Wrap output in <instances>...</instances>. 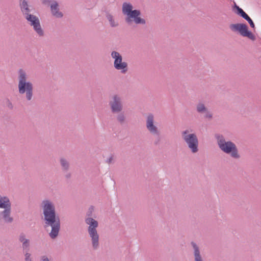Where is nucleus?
I'll list each match as a JSON object with an SVG mask.
<instances>
[{
    "instance_id": "nucleus-22",
    "label": "nucleus",
    "mask_w": 261,
    "mask_h": 261,
    "mask_svg": "<svg viewBox=\"0 0 261 261\" xmlns=\"http://www.w3.org/2000/svg\"><path fill=\"white\" fill-rule=\"evenodd\" d=\"M207 109L203 103L199 102L196 105V111L199 114H203L204 112L207 111Z\"/></svg>"
},
{
    "instance_id": "nucleus-10",
    "label": "nucleus",
    "mask_w": 261,
    "mask_h": 261,
    "mask_svg": "<svg viewBox=\"0 0 261 261\" xmlns=\"http://www.w3.org/2000/svg\"><path fill=\"white\" fill-rule=\"evenodd\" d=\"M146 127L151 135H158L159 132H160L158 127L154 124V116L151 113L149 114L146 118Z\"/></svg>"
},
{
    "instance_id": "nucleus-4",
    "label": "nucleus",
    "mask_w": 261,
    "mask_h": 261,
    "mask_svg": "<svg viewBox=\"0 0 261 261\" xmlns=\"http://www.w3.org/2000/svg\"><path fill=\"white\" fill-rule=\"evenodd\" d=\"M217 144L219 148L225 153L228 154L234 159H239L241 155L234 143L231 141H226L222 135L216 136Z\"/></svg>"
},
{
    "instance_id": "nucleus-9",
    "label": "nucleus",
    "mask_w": 261,
    "mask_h": 261,
    "mask_svg": "<svg viewBox=\"0 0 261 261\" xmlns=\"http://www.w3.org/2000/svg\"><path fill=\"white\" fill-rule=\"evenodd\" d=\"M109 105L113 114L119 113L123 110V106L122 98L118 94H115L112 97L109 101Z\"/></svg>"
},
{
    "instance_id": "nucleus-21",
    "label": "nucleus",
    "mask_w": 261,
    "mask_h": 261,
    "mask_svg": "<svg viewBox=\"0 0 261 261\" xmlns=\"http://www.w3.org/2000/svg\"><path fill=\"white\" fill-rule=\"evenodd\" d=\"M117 114V115L116 118L117 122L121 125H123L125 123L126 119L124 113L121 111V112Z\"/></svg>"
},
{
    "instance_id": "nucleus-5",
    "label": "nucleus",
    "mask_w": 261,
    "mask_h": 261,
    "mask_svg": "<svg viewBox=\"0 0 261 261\" xmlns=\"http://www.w3.org/2000/svg\"><path fill=\"white\" fill-rule=\"evenodd\" d=\"M181 136L192 153L198 151V139L195 134H189V130L186 129L181 133Z\"/></svg>"
},
{
    "instance_id": "nucleus-33",
    "label": "nucleus",
    "mask_w": 261,
    "mask_h": 261,
    "mask_svg": "<svg viewBox=\"0 0 261 261\" xmlns=\"http://www.w3.org/2000/svg\"><path fill=\"white\" fill-rule=\"evenodd\" d=\"M52 0H42V3L43 4L46 5L51 3Z\"/></svg>"
},
{
    "instance_id": "nucleus-7",
    "label": "nucleus",
    "mask_w": 261,
    "mask_h": 261,
    "mask_svg": "<svg viewBox=\"0 0 261 261\" xmlns=\"http://www.w3.org/2000/svg\"><path fill=\"white\" fill-rule=\"evenodd\" d=\"M111 56L114 59V68L118 70H121L122 74L126 73L128 71V64L126 62L123 61L122 57L120 54L116 51H112Z\"/></svg>"
},
{
    "instance_id": "nucleus-14",
    "label": "nucleus",
    "mask_w": 261,
    "mask_h": 261,
    "mask_svg": "<svg viewBox=\"0 0 261 261\" xmlns=\"http://www.w3.org/2000/svg\"><path fill=\"white\" fill-rule=\"evenodd\" d=\"M50 10L53 16L57 18H62L63 14L62 12L60 11L58 3L56 1H54L50 5Z\"/></svg>"
},
{
    "instance_id": "nucleus-30",
    "label": "nucleus",
    "mask_w": 261,
    "mask_h": 261,
    "mask_svg": "<svg viewBox=\"0 0 261 261\" xmlns=\"http://www.w3.org/2000/svg\"><path fill=\"white\" fill-rule=\"evenodd\" d=\"M106 162L107 163H108L109 164H113L114 163V160L113 155H112L109 158H108L106 160Z\"/></svg>"
},
{
    "instance_id": "nucleus-8",
    "label": "nucleus",
    "mask_w": 261,
    "mask_h": 261,
    "mask_svg": "<svg viewBox=\"0 0 261 261\" xmlns=\"http://www.w3.org/2000/svg\"><path fill=\"white\" fill-rule=\"evenodd\" d=\"M29 24L33 27L35 32L38 34L39 37H43L44 35V32L41 28L40 21L39 18L33 14L28 15L24 17Z\"/></svg>"
},
{
    "instance_id": "nucleus-1",
    "label": "nucleus",
    "mask_w": 261,
    "mask_h": 261,
    "mask_svg": "<svg viewBox=\"0 0 261 261\" xmlns=\"http://www.w3.org/2000/svg\"><path fill=\"white\" fill-rule=\"evenodd\" d=\"M40 207L43 210L44 226L51 227L49 235L52 239H55L58 237L61 227L60 220L57 215L55 205L50 200L45 199L41 202Z\"/></svg>"
},
{
    "instance_id": "nucleus-23",
    "label": "nucleus",
    "mask_w": 261,
    "mask_h": 261,
    "mask_svg": "<svg viewBox=\"0 0 261 261\" xmlns=\"http://www.w3.org/2000/svg\"><path fill=\"white\" fill-rule=\"evenodd\" d=\"M18 239L19 242L21 243V244L30 242L29 239L26 238V235L23 232H21L19 234Z\"/></svg>"
},
{
    "instance_id": "nucleus-18",
    "label": "nucleus",
    "mask_w": 261,
    "mask_h": 261,
    "mask_svg": "<svg viewBox=\"0 0 261 261\" xmlns=\"http://www.w3.org/2000/svg\"><path fill=\"white\" fill-rule=\"evenodd\" d=\"M85 223L89 225L88 229L96 228L98 226V222L92 217L86 218Z\"/></svg>"
},
{
    "instance_id": "nucleus-15",
    "label": "nucleus",
    "mask_w": 261,
    "mask_h": 261,
    "mask_svg": "<svg viewBox=\"0 0 261 261\" xmlns=\"http://www.w3.org/2000/svg\"><path fill=\"white\" fill-rule=\"evenodd\" d=\"M191 245L193 249V254L195 261H203L200 252L199 246L194 242H191Z\"/></svg>"
},
{
    "instance_id": "nucleus-32",
    "label": "nucleus",
    "mask_w": 261,
    "mask_h": 261,
    "mask_svg": "<svg viewBox=\"0 0 261 261\" xmlns=\"http://www.w3.org/2000/svg\"><path fill=\"white\" fill-rule=\"evenodd\" d=\"M41 261H49V260L47 256L43 255L41 257Z\"/></svg>"
},
{
    "instance_id": "nucleus-27",
    "label": "nucleus",
    "mask_w": 261,
    "mask_h": 261,
    "mask_svg": "<svg viewBox=\"0 0 261 261\" xmlns=\"http://www.w3.org/2000/svg\"><path fill=\"white\" fill-rule=\"evenodd\" d=\"M244 19H245L246 21H248L249 24H250V26L251 28L255 29V24L253 21V20L251 19V18L248 16L247 14L244 18Z\"/></svg>"
},
{
    "instance_id": "nucleus-19",
    "label": "nucleus",
    "mask_w": 261,
    "mask_h": 261,
    "mask_svg": "<svg viewBox=\"0 0 261 261\" xmlns=\"http://www.w3.org/2000/svg\"><path fill=\"white\" fill-rule=\"evenodd\" d=\"M106 17L107 20L109 21L110 25L111 27L115 28L119 25L118 22L115 20L113 16L109 12H106Z\"/></svg>"
},
{
    "instance_id": "nucleus-13",
    "label": "nucleus",
    "mask_w": 261,
    "mask_h": 261,
    "mask_svg": "<svg viewBox=\"0 0 261 261\" xmlns=\"http://www.w3.org/2000/svg\"><path fill=\"white\" fill-rule=\"evenodd\" d=\"M11 207L4 209L0 213V217L6 223H11L13 221V218L11 216Z\"/></svg>"
},
{
    "instance_id": "nucleus-12",
    "label": "nucleus",
    "mask_w": 261,
    "mask_h": 261,
    "mask_svg": "<svg viewBox=\"0 0 261 261\" xmlns=\"http://www.w3.org/2000/svg\"><path fill=\"white\" fill-rule=\"evenodd\" d=\"M19 6L24 17L28 15H32V9L30 8L31 6L29 5L26 0H19Z\"/></svg>"
},
{
    "instance_id": "nucleus-2",
    "label": "nucleus",
    "mask_w": 261,
    "mask_h": 261,
    "mask_svg": "<svg viewBox=\"0 0 261 261\" xmlns=\"http://www.w3.org/2000/svg\"><path fill=\"white\" fill-rule=\"evenodd\" d=\"M28 75L22 69H19L18 71V88L20 94H25V98L28 101H31L33 96V85L28 81Z\"/></svg>"
},
{
    "instance_id": "nucleus-34",
    "label": "nucleus",
    "mask_w": 261,
    "mask_h": 261,
    "mask_svg": "<svg viewBox=\"0 0 261 261\" xmlns=\"http://www.w3.org/2000/svg\"><path fill=\"white\" fill-rule=\"evenodd\" d=\"M66 174L65 175V177L66 179L70 178L71 177V174L69 172H65Z\"/></svg>"
},
{
    "instance_id": "nucleus-6",
    "label": "nucleus",
    "mask_w": 261,
    "mask_h": 261,
    "mask_svg": "<svg viewBox=\"0 0 261 261\" xmlns=\"http://www.w3.org/2000/svg\"><path fill=\"white\" fill-rule=\"evenodd\" d=\"M229 29L232 32H239L242 36L247 37L252 41L256 39L254 35L248 30V25L245 23L230 24Z\"/></svg>"
},
{
    "instance_id": "nucleus-29",
    "label": "nucleus",
    "mask_w": 261,
    "mask_h": 261,
    "mask_svg": "<svg viewBox=\"0 0 261 261\" xmlns=\"http://www.w3.org/2000/svg\"><path fill=\"white\" fill-rule=\"evenodd\" d=\"M24 256L25 261H32L31 258V254L29 252L23 253Z\"/></svg>"
},
{
    "instance_id": "nucleus-3",
    "label": "nucleus",
    "mask_w": 261,
    "mask_h": 261,
    "mask_svg": "<svg viewBox=\"0 0 261 261\" xmlns=\"http://www.w3.org/2000/svg\"><path fill=\"white\" fill-rule=\"evenodd\" d=\"M133 6L129 3L124 2L122 4V11L124 15H126L125 20L128 24H131L134 21L136 24H145L146 21L140 17L141 12L139 10H133Z\"/></svg>"
},
{
    "instance_id": "nucleus-24",
    "label": "nucleus",
    "mask_w": 261,
    "mask_h": 261,
    "mask_svg": "<svg viewBox=\"0 0 261 261\" xmlns=\"http://www.w3.org/2000/svg\"><path fill=\"white\" fill-rule=\"evenodd\" d=\"M31 244L30 242L21 244V248L23 253L29 252L30 250Z\"/></svg>"
},
{
    "instance_id": "nucleus-26",
    "label": "nucleus",
    "mask_w": 261,
    "mask_h": 261,
    "mask_svg": "<svg viewBox=\"0 0 261 261\" xmlns=\"http://www.w3.org/2000/svg\"><path fill=\"white\" fill-rule=\"evenodd\" d=\"M154 137V140L153 141V144L155 145H158L161 142V133L159 132L158 135H152Z\"/></svg>"
},
{
    "instance_id": "nucleus-16",
    "label": "nucleus",
    "mask_w": 261,
    "mask_h": 261,
    "mask_svg": "<svg viewBox=\"0 0 261 261\" xmlns=\"http://www.w3.org/2000/svg\"><path fill=\"white\" fill-rule=\"evenodd\" d=\"M59 163L63 172H68L70 168V164L68 159L64 157H61L59 159Z\"/></svg>"
},
{
    "instance_id": "nucleus-11",
    "label": "nucleus",
    "mask_w": 261,
    "mask_h": 261,
    "mask_svg": "<svg viewBox=\"0 0 261 261\" xmlns=\"http://www.w3.org/2000/svg\"><path fill=\"white\" fill-rule=\"evenodd\" d=\"M90 237L91 238L92 247L94 250H97L99 246V235L96 228L88 229Z\"/></svg>"
},
{
    "instance_id": "nucleus-20",
    "label": "nucleus",
    "mask_w": 261,
    "mask_h": 261,
    "mask_svg": "<svg viewBox=\"0 0 261 261\" xmlns=\"http://www.w3.org/2000/svg\"><path fill=\"white\" fill-rule=\"evenodd\" d=\"M233 10L235 12L236 14L242 17V18H244L247 14L240 7H239L238 5L234 4V5L233 7Z\"/></svg>"
},
{
    "instance_id": "nucleus-31",
    "label": "nucleus",
    "mask_w": 261,
    "mask_h": 261,
    "mask_svg": "<svg viewBox=\"0 0 261 261\" xmlns=\"http://www.w3.org/2000/svg\"><path fill=\"white\" fill-rule=\"evenodd\" d=\"M7 101H8V103H7L8 107L10 109H12L13 108V106L12 102L9 99H8Z\"/></svg>"
},
{
    "instance_id": "nucleus-17",
    "label": "nucleus",
    "mask_w": 261,
    "mask_h": 261,
    "mask_svg": "<svg viewBox=\"0 0 261 261\" xmlns=\"http://www.w3.org/2000/svg\"><path fill=\"white\" fill-rule=\"evenodd\" d=\"M10 207H11V203L9 198L0 195V208L6 209Z\"/></svg>"
},
{
    "instance_id": "nucleus-25",
    "label": "nucleus",
    "mask_w": 261,
    "mask_h": 261,
    "mask_svg": "<svg viewBox=\"0 0 261 261\" xmlns=\"http://www.w3.org/2000/svg\"><path fill=\"white\" fill-rule=\"evenodd\" d=\"M203 117L205 119H207L208 120H211L213 119V114L212 112H211L208 109H207V111L204 112Z\"/></svg>"
},
{
    "instance_id": "nucleus-28",
    "label": "nucleus",
    "mask_w": 261,
    "mask_h": 261,
    "mask_svg": "<svg viewBox=\"0 0 261 261\" xmlns=\"http://www.w3.org/2000/svg\"><path fill=\"white\" fill-rule=\"evenodd\" d=\"M93 211H94V206H90L89 207V208H88V210L87 212L86 216L88 217H92Z\"/></svg>"
}]
</instances>
